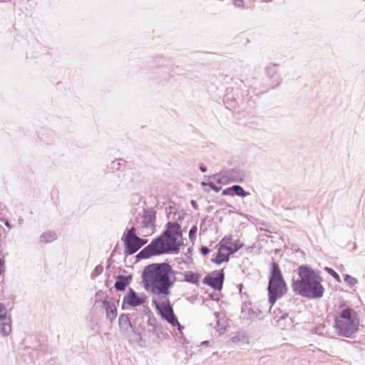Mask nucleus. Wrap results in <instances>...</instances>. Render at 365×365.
<instances>
[{
    "label": "nucleus",
    "mask_w": 365,
    "mask_h": 365,
    "mask_svg": "<svg viewBox=\"0 0 365 365\" xmlns=\"http://www.w3.org/2000/svg\"><path fill=\"white\" fill-rule=\"evenodd\" d=\"M175 274V271L169 263L161 262L145 267L141 275L144 289L148 293L160 299H166L162 302L153 299L152 303L161 317L173 327L178 324V319L168 297L171 294L170 290L176 280Z\"/></svg>",
    "instance_id": "1"
},
{
    "label": "nucleus",
    "mask_w": 365,
    "mask_h": 365,
    "mask_svg": "<svg viewBox=\"0 0 365 365\" xmlns=\"http://www.w3.org/2000/svg\"><path fill=\"white\" fill-rule=\"evenodd\" d=\"M182 236L181 225L176 222H168L163 233L140 251L135 257L137 260H139L163 254H178L182 245V243L178 241V238Z\"/></svg>",
    "instance_id": "2"
},
{
    "label": "nucleus",
    "mask_w": 365,
    "mask_h": 365,
    "mask_svg": "<svg viewBox=\"0 0 365 365\" xmlns=\"http://www.w3.org/2000/svg\"><path fill=\"white\" fill-rule=\"evenodd\" d=\"M299 279L293 280L292 288L293 291L304 297L310 299H319L322 297L324 288L322 286V277L314 269L301 265L298 267Z\"/></svg>",
    "instance_id": "3"
},
{
    "label": "nucleus",
    "mask_w": 365,
    "mask_h": 365,
    "mask_svg": "<svg viewBox=\"0 0 365 365\" xmlns=\"http://www.w3.org/2000/svg\"><path fill=\"white\" fill-rule=\"evenodd\" d=\"M341 310L334 314V329L335 332L343 337L349 338L359 330V319L356 312L351 308L346 307L344 303L339 305Z\"/></svg>",
    "instance_id": "4"
},
{
    "label": "nucleus",
    "mask_w": 365,
    "mask_h": 365,
    "mask_svg": "<svg viewBox=\"0 0 365 365\" xmlns=\"http://www.w3.org/2000/svg\"><path fill=\"white\" fill-rule=\"evenodd\" d=\"M269 303L273 305L279 299L282 297L287 291L279 264L272 262L269 282L267 287Z\"/></svg>",
    "instance_id": "5"
},
{
    "label": "nucleus",
    "mask_w": 365,
    "mask_h": 365,
    "mask_svg": "<svg viewBox=\"0 0 365 365\" xmlns=\"http://www.w3.org/2000/svg\"><path fill=\"white\" fill-rule=\"evenodd\" d=\"M121 240L124 244L125 255H133L147 242L146 240L137 236L136 230L133 227L126 230Z\"/></svg>",
    "instance_id": "6"
},
{
    "label": "nucleus",
    "mask_w": 365,
    "mask_h": 365,
    "mask_svg": "<svg viewBox=\"0 0 365 365\" xmlns=\"http://www.w3.org/2000/svg\"><path fill=\"white\" fill-rule=\"evenodd\" d=\"M146 297L145 294L138 295L132 288H129L127 294L123 297L122 309L128 305L130 307H136L143 304L145 302Z\"/></svg>",
    "instance_id": "7"
},
{
    "label": "nucleus",
    "mask_w": 365,
    "mask_h": 365,
    "mask_svg": "<svg viewBox=\"0 0 365 365\" xmlns=\"http://www.w3.org/2000/svg\"><path fill=\"white\" fill-rule=\"evenodd\" d=\"M225 274L223 270L213 272L207 274L203 279V283L215 290H221L223 286Z\"/></svg>",
    "instance_id": "8"
},
{
    "label": "nucleus",
    "mask_w": 365,
    "mask_h": 365,
    "mask_svg": "<svg viewBox=\"0 0 365 365\" xmlns=\"http://www.w3.org/2000/svg\"><path fill=\"white\" fill-rule=\"evenodd\" d=\"M216 175L220 176L217 180L218 183H222L225 178H227L231 182H242L245 178L244 171L240 169L229 170L223 173H220Z\"/></svg>",
    "instance_id": "9"
},
{
    "label": "nucleus",
    "mask_w": 365,
    "mask_h": 365,
    "mask_svg": "<svg viewBox=\"0 0 365 365\" xmlns=\"http://www.w3.org/2000/svg\"><path fill=\"white\" fill-rule=\"evenodd\" d=\"M101 302L106 313V318L112 322L117 317V308L114 302H111L107 295Z\"/></svg>",
    "instance_id": "10"
},
{
    "label": "nucleus",
    "mask_w": 365,
    "mask_h": 365,
    "mask_svg": "<svg viewBox=\"0 0 365 365\" xmlns=\"http://www.w3.org/2000/svg\"><path fill=\"white\" fill-rule=\"evenodd\" d=\"M132 279L131 275L124 276L119 274L115 282L114 287L118 291H123L125 287L130 284Z\"/></svg>",
    "instance_id": "11"
},
{
    "label": "nucleus",
    "mask_w": 365,
    "mask_h": 365,
    "mask_svg": "<svg viewBox=\"0 0 365 365\" xmlns=\"http://www.w3.org/2000/svg\"><path fill=\"white\" fill-rule=\"evenodd\" d=\"M184 279L183 281L198 286L200 283V279L201 277L200 274L194 272L192 271H185L183 273Z\"/></svg>",
    "instance_id": "12"
},
{
    "label": "nucleus",
    "mask_w": 365,
    "mask_h": 365,
    "mask_svg": "<svg viewBox=\"0 0 365 365\" xmlns=\"http://www.w3.org/2000/svg\"><path fill=\"white\" fill-rule=\"evenodd\" d=\"M155 215L152 212L145 211L142 220V225L145 228H152L154 227Z\"/></svg>",
    "instance_id": "13"
},
{
    "label": "nucleus",
    "mask_w": 365,
    "mask_h": 365,
    "mask_svg": "<svg viewBox=\"0 0 365 365\" xmlns=\"http://www.w3.org/2000/svg\"><path fill=\"white\" fill-rule=\"evenodd\" d=\"M11 330L10 317H6V320L0 321V333L4 336H7Z\"/></svg>",
    "instance_id": "14"
},
{
    "label": "nucleus",
    "mask_w": 365,
    "mask_h": 365,
    "mask_svg": "<svg viewBox=\"0 0 365 365\" xmlns=\"http://www.w3.org/2000/svg\"><path fill=\"white\" fill-rule=\"evenodd\" d=\"M232 196H239L245 197L249 195V192H246L243 187L239 185H234L231 187Z\"/></svg>",
    "instance_id": "15"
},
{
    "label": "nucleus",
    "mask_w": 365,
    "mask_h": 365,
    "mask_svg": "<svg viewBox=\"0 0 365 365\" xmlns=\"http://www.w3.org/2000/svg\"><path fill=\"white\" fill-rule=\"evenodd\" d=\"M119 326L121 329H124L127 330L128 328L132 329V325L130 324V319L126 314H121L118 319Z\"/></svg>",
    "instance_id": "16"
},
{
    "label": "nucleus",
    "mask_w": 365,
    "mask_h": 365,
    "mask_svg": "<svg viewBox=\"0 0 365 365\" xmlns=\"http://www.w3.org/2000/svg\"><path fill=\"white\" fill-rule=\"evenodd\" d=\"M243 243L240 242L239 240H237L234 242H232L230 246L226 247V250L228 251L229 254L232 255L237 252L240 248L243 247Z\"/></svg>",
    "instance_id": "17"
},
{
    "label": "nucleus",
    "mask_w": 365,
    "mask_h": 365,
    "mask_svg": "<svg viewBox=\"0 0 365 365\" xmlns=\"http://www.w3.org/2000/svg\"><path fill=\"white\" fill-rule=\"evenodd\" d=\"M56 239V234L54 232H44L41 235V240L46 243L51 242Z\"/></svg>",
    "instance_id": "18"
},
{
    "label": "nucleus",
    "mask_w": 365,
    "mask_h": 365,
    "mask_svg": "<svg viewBox=\"0 0 365 365\" xmlns=\"http://www.w3.org/2000/svg\"><path fill=\"white\" fill-rule=\"evenodd\" d=\"M228 260H229V256L221 253L220 251H218L217 252V255H216L215 258L212 259V261L215 262L216 264H220L223 262H227Z\"/></svg>",
    "instance_id": "19"
},
{
    "label": "nucleus",
    "mask_w": 365,
    "mask_h": 365,
    "mask_svg": "<svg viewBox=\"0 0 365 365\" xmlns=\"http://www.w3.org/2000/svg\"><path fill=\"white\" fill-rule=\"evenodd\" d=\"M278 66L277 64L274 63L272 64L266 68V73L267 76H269V78H272L274 76V73L277 71V67Z\"/></svg>",
    "instance_id": "20"
},
{
    "label": "nucleus",
    "mask_w": 365,
    "mask_h": 365,
    "mask_svg": "<svg viewBox=\"0 0 365 365\" xmlns=\"http://www.w3.org/2000/svg\"><path fill=\"white\" fill-rule=\"evenodd\" d=\"M344 282L349 286V287H353L354 285H355L356 283H357V279L349 275V274H346L344 276Z\"/></svg>",
    "instance_id": "21"
},
{
    "label": "nucleus",
    "mask_w": 365,
    "mask_h": 365,
    "mask_svg": "<svg viewBox=\"0 0 365 365\" xmlns=\"http://www.w3.org/2000/svg\"><path fill=\"white\" fill-rule=\"evenodd\" d=\"M232 235H225L222 239V240L220 241V245L222 247H225V248L227 247H228L227 245H230L232 244Z\"/></svg>",
    "instance_id": "22"
},
{
    "label": "nucleus",
    "mask_w": 365,
    "mask_h": 365,
    "mask_svg": "<svg viewBox=\"0 0 365 365\" xmlns=\"http://www.w3.org/2000/svg\"><path fill=\"white\" fill-rule=\"evenodd\" d=\"M7 310L5 305L0 302V321L6 320Z\"/></svg>",
    "instance_id": "23"
},
{
    "label": "nucleus",
    "mask_w": 365,
    "mask_h": 365,
    "mask_svg": "<svg viewBox=\"0 0 365 365\" xmlns=\"http://www.w3.org/2000/svg\"><path fill=\"white\" fill-rule=\"evenodd\" d=\"M245 336L243 333H237V334L230 338V341L232 343L237 344L240 342L242 339H245Z\"/></svg>",
    "instance_id": "24"
},
{
    "label": "nucleus",
    "mask_w": 365,
    "mask_h": 365,
    "mask_svg": "<svg viewBox=\"0 0 365 365\" xmlns=\"http://www.w3.org/2000/svg\"><path fill=\"white\" fill-rule=\"evenodd\" d=\"M103 270V268L101 265H97L94 270L92 272L91 274V277L92 279H95L97 276H98L99 274H101L102 273Z\"/></svg>",
    "instance_id": "25"
},
{
    "label": "nucleus",
    "mask_w": 365,
    "mask_h": 365,
    "mask_svg": "<svg viewBox=\"0 0 365 365\" xmlns=\"http://www.w3.org/2000/svg\"><path fill=\"white\" fill-rule=\"evenodd\" d=\"M324 269L327 273L332 276L337 282L341 281L339 275L333 269L326 267Z\"/></svg>",
    "instance_id": "26"
},
{
    "label": "nucleus",
    "mask_w": 365,
    "mask_h": 365,
    "mask_svg": "<svg viewBox=\"0 0 365 365\" xmlns=\"http://www.w3.org/2000/svg\"><path fill=\"white\" fill-rule=\"evenodd\" d=\"M197 227L196 225H194L191 227V229L189 231V238L190 240H192L193 237H195V234L197 233Z\"/></svg>",
    "instance_id": "27"
},
{
    "label": "nucleus",
    "mask_w": 365,
    "mask_h": 365,
    "mask_svg": "<svg viewBox=\"0 0 365 365\" xmlns=\"http://www.w3.org/2000/svg\"><path fill=\"white\" fill-rule=\"evenodd\" d=\"M207 186H209L212 190H213L216 192H219L222 188L221 187L215 185L212 182H208Z\"/></svg>",
    "instance_id": "28"
},
{
    "label": "nucleus",
    "mask_w": 365,
    "mask_h": 365,
    "mask_svg": "<svg viewBox=\"0 0 365 365\" xmlns=\"http://www.w3.org/2000/svg\"><path fill=\"white\" fill-rule=\"evenodd\" d=\"M200 252L203 255H206L210 253V250L207 247L203 246L200 248Z\"/></svg>",
    "instance_id": "29"
},
{
    "label": "nucleus",
    "mask_w": 365,
    "mask_h": 365,
    "mask_svg": "<svg viewBox=\"0 0 365 365\" xmlns=\"http://www.w3.org/2000/svg\"><path fill=\"white\" fill-rule=\"evenodd\" d=\"M222 194V195H230V196H232V193L231 192V187H227V188L223 190Z\"/></svg>",
    "instance_id": "30"
},
{
    "label": "nucleus",
    "mask_w": 365,
    "mask_h": 365,
    "mask_svg": "<svg viewBox=\"0 0 365 365\" xmlns=\"http://www.w3.org/2000/svg\"><path fill=\"white\" fill-rule=\"evenodd\" d=\"M235 4L238 7H242L243 6V0H232Z\"/></svg>",
    "instance_id": "31"
},
{
    "label": "nucleus",
    "mask_w": 365,
    "mask_h": 365,
    "mask_svg": "<svg viewBox=\"0 0 365 365\" xmlns=\"http://www.w3.org/2000/svg\"><path fill=\"white\" fill-rule=\"evenodd\" d=\"M1 221L4 222V224L5 225V226H6L7 227L9 228H11V225L9 223V222L8 221V220L6 219H3L1 220Z\"/></svg>",
    "instance_id": "32"
},
{
    "label": "nucleus",
    "mask_w": 365,
    "mask_h": 365,
    "mask_svg": "<svg viewBox=\"0 0 365 365\" xmlns=\"http://www.w3.org/2000/svg\"><path fill=\"white\" fill-rule=\"evenodd\" d=\"M191 205L195 210H198V205L195 200H191Z\"/></svg>",
    "instance_id": "33"
},
{
    "label": "nucleus",
    "mask_w": 365,
    "mask_h": 365,
    "mask_svg": "<svg viewBox=\"0 0 365 365\" xmlns=\"http://www.w3.org/2000/svg\"><path fill=\"white\" fill-rule=\"evenodd\" d=\"M175 326L178 327V329L179 330L180 332H182V330L183 329L184 327L182 325H180L178 322V324H175Z\"/></svg>",
    "instance_id": "34"
},
{
    "label": "nucleus",
    "mask_w": 365,
    "mask_h": 365,
    "mask_svg": "<svg viewBox=\"0 0 365 365\" xmlns=\"http://www.w3.org/2000/svg\"><path fill=\"white\" fill-rule=\"evenodd\" d=\"M200 170L201 172L205 173V172L207 171V168H206V166H205L203 165H201L200 166Z\"/></svg>",
    "instance_id": "35"
},
{
    "label": "nucleus",
    "mask_w": 365,
    "mask_h": 365,
    "mask_svg": "<svg viewBox=\"0 0 365 365\" xmlns=\"http://www.w3.org/2000/svg\"><path fill=\"white\" fill-rule=\"evenodd\" d=\"M209 343H210V341H202V342L201 343V345H202V346H207V345H208V344H209Z\"/></svg>",
    "instance_id": "36"
},
{
    "label": "nucleus",
    "mask_w": 365,
    "mask_h": 365,
    "mask_svg": "<svg viewBox=\"0 0 365 365\" xmlns=\"http://www.w3.org/2000/svg\"><path fill=\"white\" fill-rule=\"evenodd\" d=\"M207 183L208 182H202L201 185H202V186H207Z\"/></svg>",
    "instance_id": "37"
},
{
    "label": "nucleus",
    "mask_w": 365,
    "mask_h": 365,
    "mask_svg": "<svg viewBox=\"0 0 365 365\" xmlns=\"http://www.w3.org/2000/svg\"><path fill=\"white\" fill-rule=\"evenodd\" d=\"M242 284H240V285H239L240 292H242Z\"/></svg>",
    "instance_id": "38"
},
{
    "label": "nucleus",
    "mask_w": 365,
    "mask_h": 365,
    "mask_svg": "<svg viewBox=\"0 0 365 365\" xmlns=\"http://www.w3.org/2000/svg\"><path fill=\"white\" fill-rule=\"evenodd\" d=\"M101 292H102L101 291L97 292L96 294V297H97L98 296H99Z\"/></svg>",
    "instance_id": "39"
},
{
    "label": "nucleus",
    "mask_w": 365,
    "mask_h": 365,
    "mask_svg": "<svg viewBox=\"0 0 365 365\" xmlns=\"http://www.w3.org/2000/svg\"><path fill=\"white\" fill-rule=\"evenodd\" d=\"M252 312V313L254 314L253 309L249 310V312Z\"/></svg>",
    "instance_id": "40"
},
{
    "label": "nucleus",
    "mask_w": 365,
    "mask_h": 365,
    "mask_svg": "<svg viewBox=\"0 0 365 365\" xmlns=\"http://www.w3.org/2000/svg\"><path fill=\"white\" fill-rule=\"evenodd\" d=\"M252 312V313L254 314L253 309L249 310V312Z\"/></svg>",
    "instance_id": "41"
},
{
    "label": "nucleus",
    "mask_w": 365,
    "mask_h": 365,
    "mask_svg": "<svg viewBox=\"0 0 365 365\" xmlns=\"http://www.w3.org/2000/svg\"><path fill=\"white\" fill-rule=\"evenodd\" d=\"M284 316H285V314H284L283 316H282V317H281V318H282V319H284Z\"/></svg>",
    "instance_id": "42"
}]
</instances>
